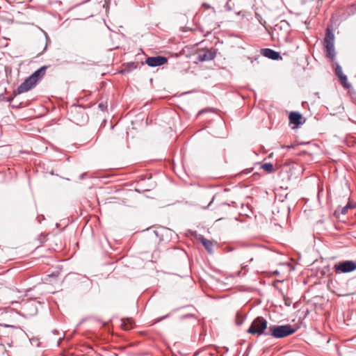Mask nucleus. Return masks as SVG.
Here are the masks:
<instances>
[{
  "label": "nucleus",
  "instance_id": "obj_1",
  "mask_svg": "<svg viewBox=\"0 0 356 356\" xmlns=\"http://www.w3.org/2000/svg\"><path fill=\"white\" fill-rule=\"evenodd\" d=\"M269 327L267 321L262 316H258L254 319L247 332L257 336H268Z\"/></svg>",
  "mask_w": 356,
  "mask_h": 356
},
{
  "label": "nucleus",
  "instance_id": "obj_2",
  "mask_svg": "<svg viewBox=\"0 0 356 356\" xmlns=\"http://www.w3.org/2000/svg\"><path fill=\"white\" fill-rule=\"evenodd\" d=\"M296 331V330L289 324L282 325H272L269 326L268 336L280 339L291 335Z\"/></svg>",
  "mask_w": 356,
  "mask_h": 356
},
{
  "label": "nucleus",
  "instance_id": "obj_3",
  "mask_svg": "<svg viewBox=\"0 0 356 356\" xmlns=\"http://www.w3.org/2000/svg\"><path fill=\"white\" fill-rule=\"evenodd\" d=\"M334 268L336 273H350L356 270V263L351 260L343 261L335 264Z\"/></svg>",
  "mask_w": 356,
  "mask_h": 356
},
{
  "label": "nucleus",
  "instance_id": "obj_4",
  "mask_svg": "<svg viewBox=\"0 0 356 356\" xmlns=\"http://www.w3.org/2000/svg\"><path fill=\"white\" fill-rule=\"evenodd\" d=\"M216 56V50L214 49H203L199 50L197 54V60L200 62H205L213 60Z\"/></svg>",
  "mask_w": 356,
  "mask_h": 356
},
{
  "label": "nucleus",
  "instance_id": "obj_5",
  "mask_svg": "<svg viewBox=\"0 0 356 356\" xmlns=\"http://www.w3.org/2000/svg\"><path fill=\"white\" fill-rule=\"evenodd\" d=\"M168 63V58L163 56H150L145 60V63L149 67L161 66Z\"/></svg>",
  "mask_w": 356,
  "mask_h": 356
},
{
  "label": "nucleus",
  "instance_id": "obj_6",
  "mask_svg": "<svg viewBox=\"0 0 356 356\" xmlns=\"http://www.w3.org/2000/svg\"><path fill=\"white\" fill-rule=\"evenodd\" d=\"M36 83L29 76L15 90V95H17L30 90Z\"/></svg>",
  "mask_w": 356,
  "mask_h": 356
},
{
  "label": "nucleus",
  "instance_id": "obj_7",
  "mask_svg": "<svg viewBox=\"0 0 356 356\" xmlns=\"http://www.w3.org/2000/svg\"><path fill=\"white\" fill-rule=\"evenodd\" d=\"M335 74L339 79L341 84L345 88L348 89L350 84L348 81L347 76L343 74L342 68L338 63H335Z\"/></svg>",
  "mask_w": 356,
  "mask_h": 356
},
{
  "label": "nucleus",
  "instance_id": "obj_8",
  "mask_svg": "<svg viewBox=\"0 0 356 356\" xmlns=\"http://www.w3.org/2000/svg\"><path fill=\"white\" fill-rule=\"evenodd\" d=\"M261 52L264 56L270 58L274 60L281 58V56H280V54L279 52H277L273 49H269V48L261 49Z\"/></svg>",
  "mask_w": 356,
  "mask_h": 356
},
{
  "label": "nucleus",
  "instance_id": "obj_9",
  "mask_svg": "<svg viewBox=\"0 0 356 356\" xmlns=\"http://www.w3.org/2000/svg\"><path fill=\"white\" fill-rule=\"evenodd\" d=\"M289 118L290 123L296 126H299L305 122V120L302 121V115L298 112L292 111L289 114Z\"/></svg>",
  "mask_w": 356,
  "mask_h": 356
},
{
  "label": "nucleus",
  "instance_id": "obj_10",
  "mask_svg": "<svg viewBox=\"0 0 356 356\" xmlns=\"http://www.w3.org/2000/svg\"><path fill=\"white\" fill-rule=\"evenodd\" d=\"M47 66H42L38 70L35 71L29 77L35 83L41 79L45 74L47 70Z\"/></svg>",
  "mask_w": 356,
  "mask_h": 356
},
{
  "label": "nucleus",
  "instance_id": "obj_11",
  "mask_svg": "<svg viewBox=\"0 0 356 356\" xmlns=\"http://www.w3.org/2000/svg\"><path fill=\"white\" fill-rule=\"evenodd\" d=\"M324 47L327 57L333 60L336 55L334 44H324Z\"/></svg>",
  "mask_w": 356,
  "mask_h": 356
},
{
  "label": "nucleus",
  "instance_id": "obj_12",
  "mask_svg": "<svg viewBox=\"0 0 356 356\" xmlns=\"http://www.w3.org/2000/svg\"><path fill=\"white\" fill-rule=\"evenodd\" d=\"M324 44H334V35L332 31L327 28L326 29L325 37L324 38Z\"/></svg>",
  "mask_w": 356,
  "mask_h": 356
},
{
  "label": "nucleus",
  "instance_id": "obj_13",
  "mask_svg": "<svg viewBox=\"0 0 356 356\" xmlns=\"http://www.w3.org/2000/svg\"><path fill=\"white\" fill-rule=\"evenodd\" d=\"M200 241L202 243V245L204 246L205 249L209 252L211 253L212 250H213V243L211 241L207 240L204 237L200 238Z\"/></svg>",
  "mask_w": 356,
  "mask_h": 356
},
{
  "label": "nucleus",
  "instance_id": "obj_14",
  "mask_svg": "<svg viewBox=\"0 0 356 356\" xmlns=\"http://www.w3.org/2000/svg\"><path fill=\"white\" fill-rule=\"evenodd\" d=\"M133 325L134 321L131 319L127 318L125 320H122L121 326L124 330H129L133 327Z\"/></svg>",
  "mask_w": 356,
  "mask_h": 356
},
{
  "label": "nucleus",
  "instance_id": "obj_15",
  "mask_svg": "<svg viewBox=\"0 0 356 356\" xmlns=\"http://www.w3.org/2000/svg\"><path fill=\"white\" fill-rule=\"evenodd\" d=\"M261 168L268 173L275 172V168L271 163H265L261 165Z\"/></svg>",
  "mask_w": 356,
  "mask_h": 356
},
{
  "label": "nucleus",
  "instance_id": "obj_16",
  "mask_svg": "<svg viewBox=\"0 0 356 356\" xmlns=\"http://www.w3.org/2000/svg\"><path fill=\"white\" fill-rule=\"evenodd\" d=\"M356 207V204L352 201H348L347 204L342 207L341 213V214H346L349 209H353Z\"/></svg>",
  "mask_w": 356,
  "mask_h": 356
},
{
  "label": "nucleus",
  "instance_id": "obj_17",
  "mask_svg": "<svg viewBox=\"0 0 356 356\" xmlns=\"http://www.w3.org/2000/svg\"><path fill=\"white\" fill-rule=\"evenodd\" d=\"M245 320V316H242L240 313H236L235 318V323L238 326L241 325Z\"/></svg>",
  "mask_w": 356,
  "mask_h": 356
},
{
  "label": "nucleus",
  "instance_id": "obj_18",
  "mask_svg": "<svg viewBox=\"0 0 356 356\" xmlns=\"http://www.w3.org/2000/svg\"><path fill=\"white\" fill-rule=\"evenodd\" d=\"M30 341L32 345L35 346L36 347L40 346V343L38 338H32L30 339Z\"/></svg>",
  "mask_w": 356,
  "mask_h": 356
},
{
  "label": "nucleus",
  "instance_id": "obj_19",
  "mask_svg": "<svg viewBox=\"0 0 356 356\" xmlns=\"http://www.w3.org/2000/svg\"><path fill=\"white\" fill-rule=\"evenodd\" d=\"M188 318H195V315L193 314H188L182 315V316H180V319L181 320H184V319Z\"/></svg>",
  "mask_w": 356,
  "mask_h": 356
},
{
  "label": "nucleus",
  "instance_id": "obj_20",
  "mask_svg": "<svg viewBox=\"0 0 356 356\" xmlns=\"http://www.w3.org/2000/svg\"><path fill=\"white\" fill-rule=\"evenodd\" d=\"M16 96L17 95H15V91H14L13 95L5 98V101L8 102H11Z\"/></svg>",
  "mask_w": 356,
  "mask_h": 356
},
{
  "label": "nucleus",
  "instance_id": "obj_21",
  "mask_svg": "<svg viewBox=\"0 0 356 356\" xmlns=\"http://www.w3.org/2000/svg\"><path fill=\"white\" fill-rule=\"evenodd\" d=\"M98 107H99V108L102 111H105V110H106V104H104V103H103V102H101V103H99V104Z\"/></svg>",
  "mask_w": 356,
  "mask_h": 356
},
{
  "label": "nucleus",
  "instance_id": "obj_22",
  "mask_svg": "<svg viewBox=\"0 0 356 356\" xmlns=\"http://www.w3.org/2000/svg\"><path fill=\"white\" fill-rule=\"evenodd\" d=\"M168 317V315L167 314V315H165V316H162V317H161V318H158V320H157L156 321H157V322H160V321H161L162 320L167 318Z\"/></svg>",
  "mask_w": 356,
  "mask_h": 356
},
{
  "label": "nucleus",
  "instance_id": "obj_23",
  "mask_svg": "<svg viewBox=\"0 0 356 356\" xmlns=\"http://www.w3.org/2000/svg\"><path fill=\"white\" fill-rule=\"evenodd\" d=\"M5 97L3 95H0V99L1 100H4L5 101Z\"/></svg>",
  "mask_w": 356,
  "mask_h": 356
},
{
  "label": "nucleus",
  "instance_id": "obj_24",
  "mask_svg": "<svg viewBox=\"0 0 356 356\" xmlns=\"http://www.w3.org/2000/svg\"><path fill=\"white\" fill-rule=\"evenodd\" d=\"M205 111V110H202L201 111L199 112V114H201L202 113H204Z\"/></svg>",
  "mask_w": 356,
  "mask_h": 356
},
{
  "label": "nucleus",
  "instance_id": "obj_25",
  "mask_svg": "<svg viewBox=\"0 0 356 356\" xmlns=\"http://www.w3.org/2000/svg\"><path fill=\"white\" fill-rule=\"evenodd\" d=\"M288 302H289V300H286V305H290V303H288Z\"/></svg>",
  "mask_w": 356,
  "mask_h": 356
},
{
  "label": "nucleus",
  "instance_id": "obj_26",
  "mask_svg": "<svg viewBox=\"0 0 356 356\" xmlns=\"http://www.w3.org/2000/svg\"><path fill=\"white\" fill-rule=\"evenodd\" d=\"M288 302H289V300H286V305H290V303H288Z\"/></svg>",
  "mask_w": 356,
  "mask_h": 356
},
{
  "label": "nucleus",
  "instance_id": "obj_27",
  "mask_svg": "<svg viewBox=\"0 0 356 356\" xmlns=\"http://www.w3.org/2000/svg\"><path fill=\"white\" fill-rule=\"evenodd\" d=\"M83 175L82 174V175H81V179H83Z\"/></svg>",
  "mask_w": 356,
  "mask_h": 356
}]
</instances>
